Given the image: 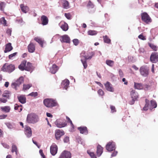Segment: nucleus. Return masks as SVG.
Masks as SVG:
<instances>
[{
    "label": "nucleus",
    "mask_w": 158,
    "mask_h": 158,
    "mask_svg": "<svg viewBox=\"0 0 158 158\" xmlns=\"http://www.w3.org/2000/svg\"><path fill=\"white\" fill-rule=\"evenodd\" d=\"M94 6V4L90 0L88 1L87 7L88 8H93Z\"/></svg>",
    "instance_id": "43"
},
{
    "label": "nucleus",
    "mask_w": 158,
    "mask_h": 158,
    "mask_svg": "<svg viewBox=\"0 0 158 158\" xmlns=\"http://www.w3.org/2000/svg\"><path fill=\"white\" fill-rule=\"evenodd\" d=\"M81 61L82 62L83 66H84V69H86L88 66V64L87 62V60L88 59H85L84 58V59H83V58H81Z\"/></svg>",
    "instance_id": "37"
},
{
    "label": "nucleus",
    "mask_w": 158,
    "mask_h": 158,
    "mask_svg": "<svg viewBox=\"0 0 158 158\" xmlns=\"http://www.w3.org/2000/svg\"><path fill=\"white\" fill-rule=\"evenodd\" d=\"M13 49V48L10 43L6 44L5 45V48L4 50L5 53H6L11 51Z\"/></svg>",
    "instance_id": "21"
},
{
    "label": "nucleus",
    "mask_w": 158,
    "mask_h": 158,
    "mask_svg": "<svg viewBox=\"0 0 158 158\" xmlns=\"http://www.w3.org/2000/svg\"><path fill=\"white\" fill-rule=\"evenodd\" d=\"M157 106V103L156 101L154 100L151 101V104L149 107V109L152 110L153 108H155Z\"/></svg>",
    "instance_id": "35"
},
{
    "label": "nucleus",
    "mask_w": 158,
    "mask_h": 158,
    "mask_svg": "<svg viewBox=\"0 0 158 158\" xmlns=\"http://www.w3.org/2000/svg\"><path fill=\"white\" fill-rule=\"evenodd\" d=\"M64 134V131L59 129L56 130L55 132V136L56 140H59L61 137Z\"/></svg>",
    "instance_id": "13"
},
{
    "label": "nucleus",
    "mask_w": 158,
    "mask_h": 158,
    "mask_svg": "<svg viewBox=\"0 0 158 158\" xmlns=\"http://www.w3.org/2000/svg\"><path fill=\"white\" fill-rule=\"evenodd\" d=\"M97 34V32L94 30H89L88 31V34L89 35H96Z\"/></svg>",
    "instance_id": "46"
},
{
    "label": "nucleus",
    "mask_w": 158,
    "mask_h": 158,
    "mask_svg": "<svg viewBox=\"0 0 158 158\" xmlns=\"http://www.w3.org/2000/svg\"><path fill=\"white\" fill-rule=\"evenodd\" d=\"M60 2L63 8L67 9L70 8L69 3L68 1L66 0H60Z\"/></svg>",
    "instance_id": "15"
},
{
    "label": "nucleus",
    "mask_w": 158,
    "mask_h": 158,
    "mask_svg": "<svg viewBox=\"0 0 158 158\" xmlns=\"http://www.w3.org/2000/svg\"><path fill=\"white\" fill-rule=\"evenodd\" d=\"M142 21L147 24H148L152 22V20L149 15L145 12L141 14Z\"/></svg>",
    "instance_id": "3"
},
{
    "label": "nucleus",
    "mask_w": 158,
    "mask_h": 158,
    "mask_svg": "<svg viewBox=\"0 0 158 158\" xmlns=\"http://www.w3.org/2000/svg\"><path fill=\"white\" fill-rule=\"evenodd\" d=\"M58 150L57 146L54 143H53L50 148V152L53 156L55 155L57 153Z\"/></svg>",
    "instance_id": "12"
},
{
    "label": "nucleus",
    "mask_w": 158,
    "mask_h": 158,
    "mask_svg": "<svg viewBox=\"0 0 158 158\" xmlns=\"http://www.w3.org/2000/svg\"><path fill=\"white\" fill-rule=\"evenodd\" d=\"M11 93L8 90H6L4 91L3 94H2V96L3 97L5 98L6 99H9L10 95L11 94Z\"/></svg>",
    "instance_id": "33"
},
{
    "label": "nucleus",
    "mask_w": 158,
    "mask_h": 158,
    "mask_svg": "<svg viewBox=\"0 0 158 158\" xmlns=\"http://www.w3.org/2000/svg\"><path fill=\"white\" fill-rule=\"evenodd\" d=\"M110 108L111 110V112L114 113L116 111V110L114 106L111 105L110 106Z\"/></svg>",
    "instance_id": "52"
},
{
    "label": "nucleus",
    "mask_w": 158,
    "mask_h": 158,
    "mask_svg": "<svg viewBox=\"0 0 158 158\" xmlns=\"http://www.w3.org/2000/svg\"><path fill=\"white\" fill-rule=\"evenodd\" d=\"M17 98L19 101L22 104L25 103L26 102V98L24 95H21Z\"/></svg>",
    "instance_id": "31"
},
{
    "label": "nucleus",
    "mask_w": 158,
    "mask_h": 158,
    "mask_svg": "<svg viewBox=\"0 0 158 158\" xmlns=\"http://www.w3.org/2000/svg\"><path fill=\"white\" fill-rule=\"evenodd\" d=\"M73 42L74 44L76 45H77L79 43V40L77 39H74L73 40Z\"/></svg>",
    "instance_id": "54"
},
{
    "label": "nucleus",
    "mask_w": 158,
    "mask_h": 158,
    "mask_svg": "<svg viewBox=\"0 0 158 158\" xmlns=\"http://www.w3.org/2000/svg\"><path fill=\"white\" fill-rule=\"evenodd\" d=\"M118 72L120 76L123 77V73L122 70L121 69H119Z\"/></svg>",
    "instance_id": "63"
},
{
    "label": "nucleus",
    "mask_w": 158,
    "mask_h": 158,
    "mask_svg": "<svg viewBox=\"0 0 158 158\" xmlns=\"http://www.w3.org/2000/svg\"><path fill=\"white\" fill-rule=\"evenodd\" d=\"M33 69V66L31 63L28 62L27 64H26L25 70L30 71H32Z\"/></svg>",
    "instance_id": "27"
},
{
    "label": "nucleus",
    "mask_w": 158,
    "mask_h": 158,
    "mask_svg": "<svg viewBox=\"0 0 158 158\" xmlns=\"http://www.w3.org/2000/svg\"><path fill=\"white\" fill-rule=\"evenodd\" d=\"M6 4L3 2H1L0 3V10L2 11H3L4 8L5 7Z\"/></svg>",
    "instance_id": "48"
},
{
    "label": "nucleus",
    "mask_w": 158,
    "mask_h": 158,
    "mask_svg": "<svg viewBox=\"0 0 158 158\" xmlns=\"http://www.w3.org/2000/svg\"><path fill=\"white\" fill-rule=\"evenodd\" d=\"M26 63L27 61L26 60L23 61L21 64L18 67L19 69L21 71L25 70Z\"/></svg>",
    "instance_id": "29"
},
{
    "label": "nucleus",
    "mask_w": 158,
    "mask_h": 158,
    "mask_svg": "<svg viewBox=\"0 0 158 158\" xmlns=\"http://www.w3.org/2000/svg\"><path fill=\"white\" fill-rule=\"evenodd\" d=\"M150 87V86L148 85H145L143 86V89L145 90H148Z\"/></svg>",
    "instance_id": "56"
},
{
    "label": "nucleus",
    "mask_w": 158,
    "mask_h": 158,
    "mask_svg": "<svg viewBox=\"0 0 158 158\" xmlns=\"http://www.w3.org/2000/svg\"><path fill=\"white\" fill-rule=\"evenodd\" d=\"M106 89L108 91L113 92L114 91V88L113 87L112 85L109 82L107 81L104 84Z\"/></svg>",
    "instance_id": "16"
},
{
    "label": "nucleus",
    "mask_w": 158,
    "mask_h": 158,
    "mask_svg": "<svg viewBox=\"0 0 158 158\" xmlns=\"http://www.w3.org/2000/svg\"><path fill=\"white\" fill-rule=\"evenodd\" d=\"M44 105L47 107L52 108L56 106L57 103L56 101L52 99L46 98L44 100Z\"/></svg>",
    "instance_id": "2"
},
{
    "label": "nucleus",
    "mask_w": 158,
    "mask_h": 158,
    "mask_svg": "<svg viewBox=\"0 0 158 158\" xmlns=\"http://www.w3.org/2000/svg\"><path fill=\"white\" fill-rule=\"evenodd\" d=\"M55 124L59 128H62L66 126L67 125V123L64 122L62 119H58L55 122Z\"/></svg>",
    "instance_id": "8"
},
{
    "label": "nucleus",
    "mask_w": 158,
    "mask_h": 158,
    "mask_svg": "<svg viewBox=\"0 0 158 158\" xmlns=\"http://www.w3.org/2000/svg\"><path fill=\"white\" fill-rule=\"evenodd\" d=\"M145 106L143 108V110H148L149 108V101L147 99H145Z\"/></svg>",
    "instance_id": "36"
},
{
    "label": "nucleus",
    "mask_w": 158,
    "mask_h": 158,
    "mask_svg": "<svg viewBox=\"0 0 158 158\" xmlns=\"http://www.w3.org/2000/svg\"><path fill=\"white\" fill-rule=\"evenodd\" d=\"M64 143H68L69 141V138L68 137L66 136L64 138Z\"/></svg>",
    "instance_id": "61"
},
{
    "label": "nucleus",
    "mask_w": 158,
    "mask_h": 158,
    "mask_svg": "<svg viewBox=\"0 0 158 158\" xmlns=\"http://www.w3.org/2000/svg\"><path fill=\"white\" fill-rule=\"evenodd\" d=\"M7 116V115H0V117L1 119H4Z\"/></svg>",
    "instance_id": "64"
},
{
    "label": "nucleus",
    "mask_w": 158,
    "mask_h": 158,
    "mask_svg": "<svg viewBox=\"0 0 158 158\" xmlns=\"http://www.w3.org/2000/svg\"><path fill=\"white\" fill-rule=\"evenodd\" d=\"M32 85L31 84H24L23 85V90H25L28 89L32 86Z\"/></svg>",
    "instance_id": "44"
},
{
    "label": "nucleus",
    "mask_w": 158,
    "mask_h": 158,
    "mask_svg": "<svg viewBox=\"0 0 158 158\" xmlns=\"http://www.w3.org/2000/svg\"><path fill=\"white\" fill-rule=\"evenodd\" d=\"M62 40H60L62 42L66 43H69L70 42V39L67 35H64L61 37Z\"/></svg>",
    "instance_id": "22"
},
{
    "label": "nucleus",
    "mask_w": 158,
    "mask_h": 158,
    "mask_svg": "<svg viewBox=\"0 0 158 158\" xmlns=\"http://www.w3.org/2000/svg\"><path fill=\"white\" fill-rule=\"evenodd\" d=\"M17 54V52H15L13 54L10 55L8 56L9 58L10 59H12L13 58L15 57Z\"/></svg>",
    "instance_id": "49"
},
{
    "label": "nucleus",
    "mask_w": 158,
    "mask_h": 158,
    "mask_svg": "<svg viewBox=\"0 0 158 158\" xmlns=\"http://www.w3.org/2000/svg\"><path fill=\"white\" fill-rule=\"evenodd\" d=\"M59 25L61 28L62 30L64 31H66L68 29V24L63 21H61L59 24Z\"/></svg>",
    "instance_id": "18"
},
{
    "label": "nucleus",
    "mask_w": 158,
    "mask_h": 158,
    "mask_svg": "<svg viewBox=\"0 0 158 158\" xmlns=\"http://www.w3.org/2000/svg\"><path fill=\"white\" fill-rule=\"evenodd\" d=\"M24 133L27 137H30L32 135V131L31 127L29 126H26L24 128Z\"/></svg>",
    "instance_id": "14"
},
{
    "label": "nucleus",
    "mask_w": 158,
    "mask_h": 158,
    "mask_svg": "<svg viewBox=\"0 0 158 158\" xmlns=\"http://www.w3.org/2000/svg\"><path fill=\"white\" fill-rule=\"evenodd\" d=\"M106 64L108 66L112 67L114 65V61L110 60H106Z\"/></svg>",
    "instance_id": "39"
},
{
    "label": "nucleus",
    "mask_w": 158,
    "mask_h": 158,
    "mask_svg": "<svg viewBox=\"0 0 158 158\" xmlns=\"http://www.w3.org/2000/svg\"><path fill=\"white\" fill-rule=\"evenodd\" d=\"M0 109L2 111L6 113H8L10 112V108L9 106H1L0 107Z\"/></svg>",
    "instance_id": "32"
},
{
    "label": "nucleus",
    "mask_w": 158,
    "mask_h": 158,
    "mask_svg": "<svg viewBox=\"0 0 158 158\" xmlns=\"http://www.w3.org/2000/svg\"><path fill=\"white\" fill-rule=\"evenodd\" d=\"M98 93L99 96H103L104 94V92L101 89H100L98 90Z\"/></svg>",
    "instance_id": "50"
},
{
    "label": "nucleus",
    "mask_w": 158,
    "mask_h": 158,
    "mask_svg": "<svg viewBox=\"0 0 158 158\" xmlns=\"http://www.w3.org/2000/svg\"><path fill=\"white\" fill-rule=\"evenodd\" d=\"M139 70L140 74L143 77H147L149 75V69L146 66H141Z\"/></svg>",
    "instance_id": "6"
},
{
    "label": "nucleus",
    "mask_w": 158,
    "mask_h": 158,
    "mask_svg": "<svg viewBox=\"0 0 158 158\" xmlns=\"http://www.w3.org/2000/svg\"><path fill=\"white\" fill-rule=\"evenodd\" d=\"M130 95L131 98H134L137 99L138 97V95L137 93L135 90H132L131 92Z\"/></svg>",
    "instance_id": "30"
},
{
    "label": "nucleus",
    "mask_w": 158,
    "mask_h": 158,
    "mask_svg": "<svg viewBox=\"0 0 158 158\" xmlns=\"http://www.w3.org/2000/svg\"><path fill=\"white\" fill-rule=\"evenodd\" d=\"M0 24H3L4 26L6 25V21L4 17L0 19Z\"/></svg>",
    "instance_id": "45"
},
{
    "label": "nucleus",
    "mask_w": 158,
    "mask_h": 158,
    "mask_svg": "<svg viewBox=\"0 0 158 158\" xmlns=\"http://www.w3.org/2000/svg\"><path fill=\"white\" fill-rule=\"evenodd\" d=\"M104 41L105 43L107 44H110L111 42V40L107 35L103 36V37Z\"/></svg>",
    "instance_id": "38"
},
{
    "label": "nucleus",
    "mask_w": 158,
    "mask_h": 158,
    "mask_svg": "<svg viewBox=\"0 0 158 158\" xmlns=\"http://www.w3.org/2000/svg\"><path fill=\"white\" fill-rule=\"evenodd\" d=\"M69 81L68 79H65L61 83V85L64 87L65 89H67L69 85Z\"/></svg>",
    "instance_id": "28"
},
{
    "label": "nucleus",
    "mask_w": 158,
    "mask_h": 158,
    "mask_svg": "<svg viewBox=\"0 0 158 158\" xmlns=\"http://www.w3.org/2000/svg\"><path fill=\"white\" fill-rule=\"evenodd\" d=\"M103 151V148L100 145H98L97 147V154L98 156H100L102 154Z\"/></svg>",
    "instance_id": "24"
},
{
    "label": "nucleus",
    "mask_w": 158,
    "mask_h": 158,
    "mask_svg": "<svg viewBox=\"0 0 158 158\" xmlns=\"http://www.w3.org/2000/svg\"><path fill=\"white\" fill-rule=\"evenodd\" d=\"M15 69V65L12 64H8L5 63L2 67L1 70L4 72H7L10 73L13 72Z\"/></svg>",
    "instance_id": "1"
},
{
    "label": "nucleus",
    "mask_w": 158,
    "mask_h": 158,
    "mask_svg": "<svg viewBox=\"0 0 158 158\" xmlns=\"http://www.w3.org/2000/svg\"><path fill=\"white\" fill-rule=\"evenodd\" d=\"M71 154L70 152L64 150L60 155L58 158H71Z\"/></svg>",
    "instance_id": "11"
},
{
    "label": "nucleus",
    "mask_w": 158,
    "mask_h": 158,
    "mask_svg": "<svg viewBox=\"0 0 158 158\" xmlns=\"http://www.w3.org/2000/svg\"><path fill=\"white\" fill-rule=\"evenodd\" d=\"M6 126L9 129H12L13 128V126L10 123H6Z\"/></svg>",
    "instance_id": "62"
},
{
    "label": "nucleus",
    "mask_w": 158,
    "mask_h": 158,
    "mask_svg": "<svg viewBox=\"0 0 158 158\" xmlns=\"http://www.w3.org/2000/svg\"><path fill=\"white\" fill-rule=\"evenodd\" d=\"M23 77H20L15 82L12 83L11 85L12 88L17 90L20 85L23 82Z\"/></svg>",
    "instance_id": "7"
},
{
    "label": "nucleus",
    "mask_w": 158,
    "mask_h": 158,
    "mask_svg": "<svg viewBox=\"0 0 158 158\" xmlns=\"http://www.w3.org/2000/svg\"><path fill=\"white\" fill-rule=\"evenodd\" d=\"M26 121L28 123H34L38 121V119L36 115L30 114L27 115Z\"/></svg>",
    "instance_id": "4"
},
{
    "label": "nucleus",
    "mask_w": 158,
    "mask_h": 158,
    "mask_svg": "<svg viewBox=\"0 0 158 158\" xmlns=\"http://www.w3.org/2000/svg\"><path fill=\"white\" fill-rule=\"evenodd\" d=\"M64 15L65 17L68 19H71V16L69 13H65Z\"/></svg>",
    "instance_id": "57"
},
{
    "label": "nucleus",
    "mask_w": 158,
    "mask_h": 158,
    "mask_svg": "<svg viewBox=\"0 0 158 158\" xmlns=\"http://www.w3.org/2000/svg\"><path fill=\"white\" fill-rule=\"evenodd\" d=\"M94 52L92 51H88L87 55H85V51H83L80 55L81 58H84L85 59H91L92 57L94 55Z\"/></svg>",
    "instance_id": "5"
},
{
    "label": "nucleus",
    "mask_w": 158,
    "mask_h": 158,
    "mask_svg": "<svg viewBox=\"0 0 158 158\" xmlns=\"http://www.w3.org/2000/svg\"><path fill=\"white\" fill-rule=\"evenodd\" d=\"M22 106L21 105L19 106L17 104H15V105L14 109L15 110H18L19 112H20L22 110Z\"/></svg>",
    "instance_id": "41"
},
{
    "label": "nucleus",
    "mask_w": 158,
    "mask_h": 158,
    "mask_svg": "<svg viewBox=\"0 0 158 158\" xmlns=\"http://www.w3.org/2000/svg\"><path fill=\"white\" fill-rule=\"evenodd\" d=\"M148 45L154 51H156L157 50L158 48L157 47L154 45L153 44L148 43Z\"/></svg>",
    "instance_id": "40"
},
{
    "label": "nucleus",
    "mask_w": 158,
    "mask_h": 158,
    "mask_svg": "<svg viewBox=\"0 0 158 158\" xmlns=\"http://www.w3.org/2000/svg\"><path fill=\"white\" fill-rule=\"evenodd\" d=\"M7 102V99L2 98H0V103H5Z\"/></svg>",
    "instance_id": "58"
},
{
    "label": "nucleus",
    "mask_w": 158,
    "mask_h": 158,
    "mask_svg": "<svg viewBox=\"0 0 158 158\" xmlns=\"http://www.w3.org/2000/svg\"><path fill=\"white\" fill-rule=\"evenodd\" d=\"M150 60L152 63H156L158 62V52H152L150 56Z\"/></svg>",
    "instance_id": "9"
},
{
    "label": "nucleus",
    "mask_w": 158,
    "mask_h": 158,
    "mask_svg": "<svg viewBox=\"0 0 158 158\" xmlns=\"http://www.w3.org/2000/svg\"><path fill=\"white\" fill-rule=\"evenodd\" d=\"M134 87L135 89H143V86L141 83L134 82Z\"/></svg>",
    "instance_id": "34"
},
{
    "label": "nucleus",
    "mask_w": 158,
    "mask_h": 158,
    "mask_svg": "<svg viewBox=\"0 0 158 158\" xmlns=\"http://www.w3.org/2000/svg\"><path fill=\"white\" fill-rule=\"evenodd\" d=\"M138 38L143 40H146V38L142 34L139 35Z\"/></svg>",
    "instance_id": "55"
},
{
    "label": "nucleus",
    "mask_w": 158,
    "mask_h": 158,
    "mask_svg": "<svg viewBox=\"0 0 158 158\" xmlns=\"http://www.w3.org/2000/svg\"><path fill=\"white\" fill-rule=\"evenodd\" d=\"M28 51L30 53H33L35 50V45L32 42H31L27 46Z\"/></svg>",
    "instance_id": "20"
},
{
    "label": "nucleus",
    "mask_w": 158,
    "mask_h": 158,
    "mask_svg": "<svg viewBox=\"0 0 158 158\" xmlns=\"http://www.w3.org/2000/svg\"><path fill=\"white\" fill-rule=\"evenodd\" d=\"M87 153L89 155L91 158H97L94 152H91L90 150L87 151Z\"/></svg>",
    "instance_id": "47"
},
{
    "label": "nucleus",
    "mask_w": 158,
    "mask_h": 158,
    "mask_svg": "<svg viewBox=\"0 0 158 158\" xmlns=\"http://www.w3.org/2000/svg\"><path fill=\"white\" fill-rule=\"evenodd\" d=\"M38 95V93L37 92H32L28 95V96H33L34 97H36Z\"/></svg>",
    "instance_id": "53"
},
{
    "label": "nucleus",
    "mask_w": 158,
    "mask_h": 158,
    "mask_svg": "<svg viewBox=\"0 0 158 158\" xmlns=\"http://www.w3.org/2000/svg\"><path fill=\"white\" fill-rule=\"evenodd\" d=\"M18 152L17 148L16 146L13 144L11 148V152L13 153L14 152H15L16 155H17V153Z\"/></svg>",
    "instance_id": "42"
},
{
    "label": "nucleus",
    "mask_w": 158,
    "mask_h": 158,
    "mask_svg": "<svg viewBox=\"0 0 158 158\" xmlns=\"http://www.w3.org/2000/svg\"><path fill=\"white\" fill-rule=\"evenodd\" d=\"M70 123L71 127L70 131L71 132H73L74 131L75 126L73 123L72 122H71Z\"/></svg>",
    "instance_id": "51"
},
{
    "label": "nucleus",
    "mask_w": 158,
    "mask_h": 158,
    "mask_svg": "<svg viewBox=\"0 0 158 158\" xmlns=\"http://www.w3.org/2000/svg\"><path fill=\"white\" fill-rule=\"evenodd\" d=\"M59 69V67L56 64H53L50 68V71L53 74L55 73Z\"/></svg>",
    "instance_id": "23"
},
{
    "label": "nucleus",
    "mask_w": 158,
    "mask_h": 158,
    "mask_svg": "<svg viewBox=\"0 0 158 158\" xmlns=\"http://www.w3.org/2000/svg\"><path fill=\"white\" fill-rule=\"evenodd\" d=\"M77 129L81 134L86 135L88 134V129L86 127H78Z\"/></svg>",
    "instance_id": "19"
},
{
    "label": "nucleus",
    "mask_w": 158,
    "mask_h": 158,
    "mask_svg": "<svg viewBox=\"0 0 158 158\" xmlns=\"http://www.w3.org/2000/svg\"><path fill=\"white\" fill-rule=\"evenodd\" d=\"M20 7L22 11L24 13H26L29 11V7L24 4H21Z\"/></svg>",
    "instance_id": "25"
},
{
    "label": "nucleus",
    "mask_w": 158,
    "mask_h": 158,
    "mask_svg": "<svg viewBox=\"0 0 158 158\" xmlns=\"http://www.w3.org/2000/svg\"><path fill=\"white\" fill-rule=\"evenodd\" d=\"M106 149L110 152L114 150L115 149V143L113 142H109L106 146Z\"/></svg>",
    "instance_id": "10"
},
{
    "label": "nucleus",
    "mask_w": 158,
    "mask_h": 158,
    "mask_svg": "<svg viewBox=\"0 0 158 158\" xmlns=\"http://www.w3.org/2000/svg\"><path fill=\"white\" fill-rule=\"evenodd\" d=\"M41 24L43 25H46L48 24V18L44 15H42L40 18Z\"/></svg>",
    "instance_id": "17"
},
{
    "label": "nucleus",
    "mask_w": 158,
    "mask_h": 158,
    "mask_svg": "<svg viewBox=\"0 0 158 158\" xmlns=\"http://www.w3.org/2000/svg\"><path fill=\"white\" fill-rule=\"evenodd\" d=\"M39 153L40 154L41 156L42 157V158H46L43 152V150L42 149H40L39 151Z\"/></svg>",
    "instance_id": "60"
},
{
    "label": "nucleus",
    "mask_w": 158,
    "mask_h": 158,
    "mask_svg": "<svg viewBox=\"0 0 158 158\" xmlns=\"http://www.w3.org/2000/svg\"><path fill=\"white\" fill-rule=\"evenodd\" d=\"M137 99L134 98H132V100L129 102V103L130 104L132 105L134 104L135 101Z\"/></svg>",
    "instance_id": "59"
},
{
    "label": "nucleus",
    "mask_w": 158,
    "mask_h": 158,
    "mask_svg": "<svg viewBox=\"0 0 158 158\" xmlns=\"http://www.w3.org/2000/svg\"><path fill=\"white\" fill-rule=\"evenodd\" d=\"M34 40L37 42L42 48L43 47V44L44 43V40L42 39L39 37H35L34 38Z\"/></svg>",
    "instance_id": "26"
}]
</instances>
